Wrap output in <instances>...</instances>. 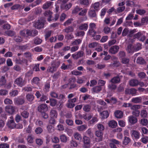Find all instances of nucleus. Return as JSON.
Instances as JSON below:
<instances>
[{"label": "nucleus", "mask_w": 148, "mask_h": 148, "mask_svg": "<svg viewBox=\"0 0 148 148\" xmlns=\"http://www.w3.org/2000/svg\"><path fill=\"white\" fill-rule=\"evenodd\" d=\"M45 22V19L41 18L34 23V26L38 29L43 28L44 27Z\"/></svg>", "instance_id": "f257e3e1"}, {"label": "nucleus", "mask_w": 148, "mask_h": 148, "mask_svg": "<svg viewBox=\"0 0 148 148\" xmlns=\"http://www.w3.org/2000/svg\"><path fill=\"white\" fill-rule=\"evenodd\" d=\"M134 38H137L140 41L144 42L146 39L145 36L143 35L141 32H139L135 34L134 36Z\"/></svg>", "instance_id": "f03ea898"}, {"label": "nucleus", "mask_w": 148, "mask_h": 148, "mask_svg": "<svg viewBox=\"0 0 148 148\" xmlns=\"http://www.w3.org/2000/svg\"><path fill=\"white\" fill-rule=\"evenodd\" d=\"M83 141L84 143V146L85 148H89L90 140L89 137L84 136L83 138Z\"/></svg>", "instance_id": "7ed1b4c3"}, {"label": "nucleus", "mask_w": 148, "mask_h": 148, "mask_svg": "<svg viewBox=\"0 0 148 148\" xmlns=\"http://www.w3.org/2000/svg\"><path fill=\"white\" fill-rule=\"evenodd\" d=\"M131 136L133 139L137 140L140 137L141 135L139 132L136 130H133L131 132Z\"/></svg>", "instance_id": "20e7f679"}, {"label": "nucleus", "mask_w": 148, "mask_h": 148, "mask_svg": "<svg viewBox=\"0 0 148 148\" xmlns=\"http://www.w3.org/2000/svg\"><path fill=\"white\" fill-rule=\"evenodd\" d=\"M48 109V106L46 104H40L38 107V111L41 113L46 112Z\"/></svg>", "instance_id": "39448f33"}, {"label": "nucleus", "mask_w": 148, "mask_h": 148, "mask_svg": "<svg viewBox=\"0 0 148 148\" xmlns=\"http://www.w3.org/2000/svg\"><path fill=\"white\" fill-rule=\"evenodd\" d=\"M84 54V52L82 51L81 50L72 54V56L74 59H77L83 57Z\"/></svg>", "instance_id": "423d86ee"}, {"label": "nucleus", "mask_w": 148, "mask_h": 148, "mask_svg": "<svg viewBox=\"0 0 148 148\" xmlns=\"http://www.w3.org/2000/svg\"><path fill=\"white\" fill-rule=\"evenodd\" d=\"M119 47L118 45H115L111 46L110 48L109 51L112 54H114L117 53L119 51Z\"/></svg>", "instance_id": "0eeeda50"}, {"label": "nucleus", "mask_w": 148, "mask_h": 148, "mask_svg": "<svg viewBox=\"0 0 148 148\" xmlns=\"http://www.w3.org/2000/svg\"><path fill=\"white\" fill-rule=\"evenodd\" d=\"M96 10L92 8L90 9L88 12L89 16L91 18H97V15L96 13Z\"/></svg>", "instance_id": "6e6552de"}, {"label": "nucleus", "mask_w": 148, "mask_h": 148, "mask_svg": "<svg viewBox=\"0 0 148 148\" xmlns=\"http://www.w3.org/2000/svg\"><path fill=\"white\" fill-rule=\"evenodd\" d=\"M53 13L50 10H47L45 11L44 15L46 17H48L47 20L49 22L53 20V17L52 16Z\"/></svg>", "instance_id": "1a4fd4ad"}, {"label": "nucleus", "mask_w": 148, "mask_h": 148, "mask_svg": "<svg viewBox=\"0 0 148 148\" xmlns=\"http://www.w3.org/2000/svg\"><path fill=\"white\" fill-rule=\"evenodd\" d=\"M136 89L134 88L127 89L125 90V92L126 94L131 95L132 96H135L136 95Z\"/></svg>", "instance_id": "9d476101"}, {"label": "nucleus", "mask_w": 148, "mask_h": 148, "mask_svg": "<svg viewBox=\"0 0 148 148\" xmlns=\"http://www.w3.org/2000/svg\"><path fill=\"white\" fill-rule=\"evenodd\" d=\"M5 111L10 114H12L15 112V108L14 107L11 106H7L5 108Z\"/></svg>", "instance_id": "9b49d317"}, {"label": "nucleus", "mask_w": 148, "mask_h": 148, "mask_svg": "<svg viewBox=\"0 0 148 148\" xmlns=\"http://www.w3.org/2000/svg\"><path fill=\"white\" fill-rule=\"evenodd\" d=\"M14 83L19 86L22 87L24 85V82L23 79L21 77H19L16 78L14 82Z\"/></svg>", "instance_id": "f8f14e48"}, {"label": "nucleus", "mask_w": 148, "mask_h": 148, "mask_svg": "<svg viewBox=\"0 0 148 148\" xmlns=\"http://www.w3.org/2000/svg\"><path fill=\"white\" fill-rule=\"evenodd\" d=\"M95 134L97 137L99 138L97 140V142H99L102 140L103 134L102 131L99 130L96 131L95 132Z\"/></svg>", "instance_id": "ddd939ff"}, {"label": "nucleus", "mask_w": 148, "mask_h": 148, "mask_svg": "<svg viewBox=\"0 0 148 148\" xmlns=\"http://www.w3.org/2000/svg\"><path fill=\"white\" fill-rule=\"evenodd\" d=\"M128 118L129 122L131 124H134L138 121V119L137 118L133 116H129Z\"/></svg>", "instance_id": "4468645a"}, {"label": "nucleus", "mask_w": 148, "mask_h": 148, "mask_svg": "<svg viewBox=\"0 0 148 148\" xmlns=\"http://www.w3.org/2000/svg\"><path fill=\"white\" fill-rule=\"evenodd\" d=\"M15 123L13 119L9 121L7 123L8 126L11 129H13L15 127Z\"/></svg>", "instance_id": "2eb2a0df"}, {"label": "nucleus", "mask_w": 148, "mask_h": 148, "mask_svg": "<svg viewBox=\"0 0 148 148\" xmlns=\"http://www.w3.org/2000/svg\"><path fill=\"white\" fill-rule=\"evenodd\" d=\"M88 23H84L81 24L79 27V30H83L86 31L88 29Z\"/></svg>", "instance_id": "dca6fc26"}, {"label": "nucleus", "mask_w": 148, "mask_h": 148, "mask_svg": "<svg viewBox=\"0 0 148 148\" xmlns=\"http://www.w3.org/2000/svg\"><path fill=\"white\" fill-rule=\"evenodd\" d=\"M129 83L130 85L132 86H135L138 84V81L134 79L131 80Z\"/></svg>", "instance_id": "f3484780"}, {"label": "nucleus", "mask_w": 148, "mask_h": 148, "mask_svg": "<svg viewBox=\"0 0 148 148\" xmlns=\"http://www.w3.org/2000/svg\"><path fill=\"white\" fill-rule=\"evenodd\" d=\"M123 113L120 110H118L116 111L114 113L115 117L117 118H121L123 116Z\"/></svg>", "instance_id": "a211bd4d"}, {"label": "nucleus", "mask_w": 148, "mask_h": 148, "mask_svg": "<svg viewBox=\"0 0 148 148\" xmlns=\"http://www.w3.org/2000/svg\"><path fill=\"white\" fill-rule=\"evenodd\" d=\"M131 139L130 138L125 136L122 141V144L125 145H128L130 142Z\"/></svg>", "instance_id": "6ab92c4d"}, {"label": "nucleus", "mask_w": 148, "mask_h": 148, "mask_svg": "<svg viewBox=\"0 0 148 148\" xmlns=\"http://www.w3.org/2000/svg\"><path fill=\"white\" fill-rule=\"evenodd\" d=\"M50 115L51 118H57L58 116L57 111L54 110H52L50 112Z\"/></svg>", "instance_id": "aec40b11"}, {"label": "nucleus", "mask_w": 148, "mask_h": 148, "mask_svg": "<svg viewBox=\"0 0 148 148\" xmlns=\"http://www.w3.org/2000/svg\"><path fill=\"white\" fill-rule=\"evenodd\" d=\"M120 81V79L119 76L114 77L112 79L110 80L111 82L115 84H117L119 83Z\"/></svg>", "instance_id": "412c9836"}, {"label": "nucleus", "mask_w": 148, "mask_h": 148, "mask_svg": "<svg viewBox=\"0 0 148 148\" xmlns=\"http://www.w3.org/2000/svg\"><path fill=\"white\" fill-rule=\"evenodd\" d=\"M142 100V98L140 97L133 98L131 99V101L134 103H140Z\"/></svg>", "instance_id": "4be33fe9"}, {"label": "nucleus", "mask_w": 148, "mask_h": 148, "mask_svg": "<svg viewBox=\"0 0 148 148\" xmlns=\"http://www.w3.org/2000/svg\"><path fill=\"white\" fill-rule=\"evenodd\" d=\"M117 125V123L114 120L110 121L108 123L109 126L113 128L116 127Z\"/></svg>", "instance_id": "5701e85b"}, {"label": "nucleus", "mask_w": 148, "mask_h": 148, "mask_svg": "<svg viewBox=\"0 0 148 148\" xmlns=\"http://www.w3.org/2000/svg\"><path fill=\"white\" fill-rule=\"evenodd\" d=\"M52 33L51 30L46 31L45 32V38L46 41L48 39V38L50 36Z\"/></svg>", "instance_id": "b1692460"}, {"label": "nucleus", "mask_w": 148, "mask_h": 148, "mask_svg": "<svg viewBox=\"0 0 148 148\" xmlns=\"http://www.w3.org/2000/svg\"><path fill=\"white\" fill-rule=\"evenodd\" d=\"M100 3L99 2H97L93 4L92 5V6L93 9L97 11L99 10Z\"/></svg>", "instance_id": "393cba45"}, {"label": "nucleus", "mask_w": 148, "mask_h": 148, "mask_svg": "<svg viewBox=\"0 0 148 148\" xmlns=\"http://www.w3.org/2000/svg\"><path fill=\"white\" fill-rule=\"evenodd\" d=\"M40 79L38 77H36L33 78L32 80V84L38 85L39 84Z\"/></svg>", "instance_id": "a878e982"}, {"label": "nucleus", "mask_w": 148, "mask_h": 148, "mask_svg": "<svg viewBox=\"0 0 148 148\" xmlns=\"http://www.w3.org/2000/svg\"><path fill=\"white\" fill-rule=\"evenodd\" d=\"M57 99H60V102H62V103H64L66 101L65 96L63 95L60 94L59 96H58Z\"/></svg>", "instance_id": "bb28decb"}, {"label": "nucleus", "mask_w": 148, "mask_h": 148, "mask_svg": "<svg viewBox=\"0 0 148 148\" xmlns=\"http://www.w3.org/2000/svg\"><path fill=\"white\" fill-rule=\"evenodd\" d=\"M136 63L138 64H142L145 63V61L142 57H138L137 59Z\"/></svg>", "instance_id": "cd10ccee"}, {"label": "nucleus", "mask_w": 148, "mask_h": 148, "mask_svg": "<svg viewBox=\"0 0 148 148\" xmlns=\"http://www.w3.org/2000/svg\"><path fill=\"white\" fill-rule=\"evenodd\" d=\"M125 9V7L124 6L119 7L114 11V12L116 14L119 13L123 11Z\"/></svg>", "instance_id": "c85d7f7f"}, {"label": "nucleus", "mask_w": 148, "mask_h": 148, "mask_svg": "<svg viewBox=\"0 0 148 148\" xmlns=\"http://www.w3.org/2000/svg\"><path fill=\"white\" fill-rule=\"evenodd\" d=\"M83 109L85 112H88L91 110V106L90 105L88 104L85 105L83 107Z\"/></svg>", "instance_id": "c756f323"}, {"label": "nucleus", "mask_w": 148, "mask_h": 148, "mask_svg": "<svg viewBox=\"0 0 148 148\" xmlns=\"http://www.w3.org/2000/svg\"><path fill=\"white\" fill-rule=\"evenodd\" d=\"M24 102V100L22 97L18 98L16 100V103L18 105H22Z\"/></svg>", "instance_id": "7c9ffc66"}, {"label": "nucleus", "mask_w": 148, "mask_h": 148, "mask_svg": "<svg viewBox=\"0 0 148 148\" xmlns=\"http://www.w3.org/2000/svg\"><path fill=\"white\" fill-rule=\"evenodd\" d=\"M74 137L76 139L79 141H80L82 139V137L81 135L77 132L75 133Z\"/></svg>", "instance_id": "2f4dec72"}, {"label": "nucleus", "mask_w": 148, "mask_h": 148, "mask_svg": "<svg viewBox=\"0 0 148 148\" xmlns=\"http://www.w3.org/2000/svg\"><path fill=\"white\" fill-rule=\"evenodd\" d=\"M79 1L81 4L85 5L86 6H88L89 4L88 0H79Z\"/></svg>", "instance_id": "473e14b6"}, {"label": "nucleus", "mask_w": 148, "mask_h": 148, "mask_svg": "<svg viewBox=\"0 0 148 148\" xmlns=\"http://www.w3.org/2000/svg\"><path fill=\"white\" fill-rule=\"evenodd\" d=\"M6 82V80L4 76H3L0 79V85L3 86L4 85Z\"/></svg>", "instance_id": "72a5a7b5"}, {"label": "nucleus", "mask_w": 148, "mask_h": 148, "mask_svg": "<svg viewBox=\"0 0 148 148\" xmlns=\"http://www.w3.org/2000/svg\"><path fill=\"white\" fill-rule=\"evenodd\" d=\"M98 121L97 118L96 117H93L92 119L90 120L88 122L89 124L91 125L94 124L96 122Z\"/></svg>", "instance_id": "f704fd0d"}, {"label": "nucleus", "mask_w": 148, "mask_h": 148, "mask_svg": "<svg viewBox=\"0 0 148 148\" xmlns=\"http://www.w3.org/2000/svg\"><path fill=\"white\" fill-rule=\"evenodd\" d=\"M101 115L103 118L104 119L107 118L109 116L108 112L107 111H103L101 113Z\"/></svg>", "instance_id": "c9c22d12"}, {"label": "nucleus", "mask_w": 148, "mask_h": 148, "mask_svg": "<svg viewBox=\"0 0 148 148\" xmlns=\"http://www.w3.org/2000/svg\"><path fill=\"white\" fill-rule=\"evenodd\" d=\"M137 14L141 15L144 14L146 12V11L143 9H138L136 10Z\"/></svg>", "instance_id": "e433bc0d"}, {"label": "nucleus", "mask_w": 148, "mask_h": 148, "mask_svg": "<svg viewBox=\"0 0 148 148\" xmlns=\"http://www.w3.org/2000/svg\"><path fill=\"white\" fill-rule=\"evenodd\" d=\"M29 112L26 111L24 110L21 113V116L25 118H27L29 116Z\"/></svg>", "instance_id": "4c0bfd02"}, {"label": "nucleus", "mask_w": 148, "mask_h": 148, "mask_svg": "<svg viewBox=\"0 0 148 148\" xmlns=\"http://www.w3.org/2000/svg\"><path fill=\"white\" fill-rule=\"evenodd\" d=\"M73 30V29L71 26H68L64 30V32L67 33L72 32Z\"/></svg>", "instance_id": "58836bf2"}, {"label": "nucleus", "mask_w": 148, "mask_h": 148, "mask_svg": "<svg viewBox=\"0 0 148 148\" xmlns=\"http://www.w3.org/2000/svg\"><path fill=\"white\" fill-rule=\"evenodd\" d=\"M86 133L90 138H92L93 137V134L91 132V130L90 129H88L86 132Z\"/></svg>", "instance_id": "ea45409f"}, {"label": "nucleus", "mask_w": 148, "mask_h": 148, "mask_svg": "<svg viewBox=\"0 0 148 148\" xmlns=\"http://www.w3.org/2000/svg\"><path fill=\"white\" fill-rule=\"evenodd\" d=\"M34 43L36 45L40 44L42 42V40L38 38H36L34 40Z\"/></svg>", "instance_id": "a19ab883"}, {"label": "nucleus", "mask_w": 148, "mask_h": 148, "mask_svg": "<svg viewBox=\"0 0 148 148\" xmlns=\"http://www.w3.org/2000/svg\"><path fill=\"white\" fill-rule=\"evenodd\" d=\"M56 64L54 63H52L51 66L49 68V71L50 72L53 73L56 70Z\"/></svg>", "instance_id": "79ce46f5"}, {"label": "nucleus", "mask_w": 148, "mask_h": 148, "mask_svg": "<svg viewBox=\"0 0 148 148\" xmlns=\"http://www.w3.org/2000/svg\"><path fill=\"white\" fill-rule=\"evenodd\" d=\"M82 9V8H80L77 6H76V7L74 8L72 11L73 14H76L78 12L81 10Z\"/></svg>", "instance_id": "37998d69"}, {"label": "nucleus", "mask_w": 148, "mask_h": 148, "mask_svg": "<svg viewBox=\"0 0 148 148\" xmlns=\"http://www.w3.org/2000/svg\"><path fill=\"white\" fill-rule=\"evenodd\" d=\"M60 139L61 141L63 142H66L67 140V137L64 134H62L60 136Z\"/></svg>", "instance_id": "c03bdc74"}, {"label": "nucleus", "mask_w": 148, "mask_h": 148, "mask_svg": "<svg viewBox=\"0 0 148 148\" xmlns=\"http://www.w3.org/2000/svg\"><path fill=\"white\" fill-rule=\"evenodd\" d=\"M48 98V97L47 95L43 94L40 98V101L42 102L44 101L47 99Z\"/></svg>", "instance_id": "a18cd8bd"}, {"label": "nucleus", "mask_w": 148, "mask_h": 148, "mask_svg": "<svg viewBox=\"0 0 148 148\" xmlns=\"http://www.w3.org/2000/svg\"><path fill=\"white\" fill-rule=\"evenodd\" d=\"M87 127L86 125H82L78 126L77 127V130L79 131H84L86 129Z\"/></svg>", "instance_id": "49530a36"}, {"label": "nucleus", "mask_w": 148, "mask_h": 148, "mask_svg": "<svg viewBox=\"0 0 148 148\" xmlns=\"http://www.w3.org/2000/svg\"><path fill=\"white\" fill-rule=\"evenodd\" d=\"M50 105L52 106H55L57 103V101L53 99H50Z\"/></svg>", "instance_id": "de8ad7c7"}, {"label": "nucleus", "mask_w": 148, "mask_h": 148, "mask_svg": "<svg viewBox=\"0 0 148 148\" xmlns=\"http://www.w3.org/2000/svg\"><path fill=\"white\" fill-rule=\"evenodd\" d=\"M101 90V87L100 86H96L93 88L94 92L96 93H98Z\"/></svg>", "instance_id": "09e8293b"}, {"label": "nucleus", "mask_w": 148, "mask_h": 148, "mask_svg": "<svg viewBox=\"0 0 148 148\" xmlns=\"http://www.w3.org/2000/svg\"><path fill=\"white\" fill-rule=\"evenodd\" d=\"M148 123V121L146 119H142L140 120V123L143 125H146Z\"/></svg>", "instance_id": "8fccbe9b"}, {"label": "nucleus", "mask_w": 148, "mask_h": 148, "mask_svg": "<svg viewBox=\"0 0 148 148\" xmlns=\"http://www.w3.org/2000/svg\"><path fill=\"white\" fill-rule=\"evenodd\" d=\"M18 92L17 90H14L10 92V96L14 97L17 95Z\"/></svg>", "instance_id": "3c124183"}, {"label": "nucleus", "mask_w": 148, "mask_h": 148, "mask_svg": "<svg viewBox=\"0 0 148 148\" xmlns=\"http://www.w3.org/2000/svg\"><path fill=\"white\" fill-rule=\"evenodd\" d=\"M26 97L28 100L30 101H32L34 98V96L30 94H27L26 96Z\"/></svg>", "instance_id": "603ef678"}, {"label": "nucleus", "mask_w": 148, "mask_h": 148, "mask_svg": "<svg viewBox=\"0 0 148 148\" xmlns=\"http://www.w3.org/2000/svg\"><path fill=\"white\" fill-rule=\"evenodd\" d=\"M147 113L146 110H143L141 111L140 115L142 117L145 118L147 116Z\"/></svg>", "instance_id": "864d4df0"}, {"label": "nucleus", "mask_w": 148, "mask_h": 148, "mask_svg": "<svg viewBox=\"0 0 148 148\" xmlns=\"http://www.w3.org/2000/svg\"><path fill=\"white\" fill-rule=\"evenodd\" d=\"M87 12V9H84L82 10L81 12L79 13L78 15L79 16H84L86 15Z\"/></svg>", "instance_id": "5fc2aeb1"}, {"label": "nucleus", "mask_w": 148, "mask_h": 148, "mask_svg": "<svg viewBox=\"0 0 148 148\" xmlns=\"http://www.w3.org/2000/svg\"><path fill=\"white\" fill-rule=\"evenodd\" d=\"M0 148H9V145L6 143H1L0 144Z\"/></svg>", "instance_id": "6e6d98bb"}, {"label": "nucleus", "mask_w": 148, "mask_h": 148, "mask_svg": "<svg viewBox=\"0 0 148 148\" xmlns=\"http://www.w3.org/2000/svg\"><path fill=\"white\" fill-rule=\"evenodd\" d=\"M97 127L98 129L99 130V131H103L104 130V126L102 124L99 123L97 125Z\"/></svg>", "instance_id": "4d7b16f0"}, {"label": "nucleus", "mask_w": 148, "mask_h": 148, "mask_svg": "<svg viewBox=\"0 0 148 148\" xmlns=\"http://www.w3.org/2000/svg\"><path fill=\"white\" fill-rule=\"evenodd\" d=\"M107 9L106 8H104L101 9L100 13V16L103 17L105 15Z\"/></svg>", "instance_id": "13d9d810"}, {"label": "nucleus", "mask_w": 148, "mask_h": 148, "mask_svg": "<svg viewBox=\"0 0 148 148\" xmlns=\"http://www.w3.org/2000/svg\"><path fill=\"white\" fill-rule=\"evenodd\" d=\"M50 85L49 83L46 82L45 85V89L46 92H48L49 90Z\"/></svg>", "instance_id": "bf43d9fd"}, {"label": "nucleus", "mask_w": 148, "mask_h": 148, "mask_svg": "<svg viewBox=\"0 0 148 148\" xmlns=\"http://www.w3.org/2000/svg\"><path fill=\"white\" fill-rule=\"evenodd\" d=\"M73 21V18H70L68 19L64 23L63 25L64 26H66L70 24Z\"/></svg>", "instance_id": "052dcab7"}, {"label": "nucleus", "mask_w": 148, "mask_h": 148, "mask_svg": "<svg viewBox=\"0 0 148 148\" xmlns=\"http://www.w3.org/2000/svg\"><path fill=\"white\" fill-rule=\"evenodd\" d=\"M140 112L138 110H133L132 112V114L134 116L136 117H138L140 114Z\"/></svg>", "instance_id": "680f3d73"}, {"label": "nucleus", "mask_w": 148, "mask_h": 148, "mask_svg": "<svg viewBox=\"0 0 148 148\" xmlns=\"http://www.w3.org/2000/svg\"><path fill=\"white\" fill-rule=\"evenodd\" d=\"M50 95L52 97L57 98L58 94L54 91H51L50 93Z\"/></svg>", "instance_id": "e2e57ef3"}, {"label": "nucleus", "mask_w": 148, "mask_h": 148, "mask_svg": "<svg viewBox=\"0 0 148 148\" xmlns=\"http://www.w3.org/2000/svg\"><path fill=\"white\" fill-rule=\"evenodd\" d=\"M88 32L90 35H92V36H93V34H96L97 33L95 31L94 29L89 28Z\"/></svg>", "instance_id": "0e129e2a"}, {"label": "nucleus", "mask_w": 148, "mask_h": 148, "mask_svg": "<svg viewBox=\"0 0 148 148\" xmlns=\"http://www.w3.org/2000/svg\"><path fill=\"white\" fill-rule=\"evenodd\" d=\"M28 142L30 143H32L33 142V138L31 135H29L27 136V139Z\"/></svg>", "instance_id": "69168bd1"}, {"label": "nucleus", "mask_w": 148, "mask_h": 148, "mask_svg": "<svg viewBox=\"0 0 148 148\" xmlns=\"http://www.w3.org/2000/svg\"><path fill=\"white\" fill-rule=\"evenodd\" d=\"M42 129L40 127H38L36 128L35 131L37 134H40L42 132Z\"/></svg>", "instance_id": "338daca9"}, {"label": "nucleus", "mask_w": 148, "mask_h": 148, "mask_svg": "<svg viewBox=\"0 0 148 148\" xmlns=\"http://www.w3.org/2000/svg\"><path fill=\"white\" fill-rule=\"evenodd\" d=\"M141 140L142 143L146 144L148 142V137L146 136L145 137L142 138Z\"/></svg>", "instance_id": "774afa93"}]
</instances>
